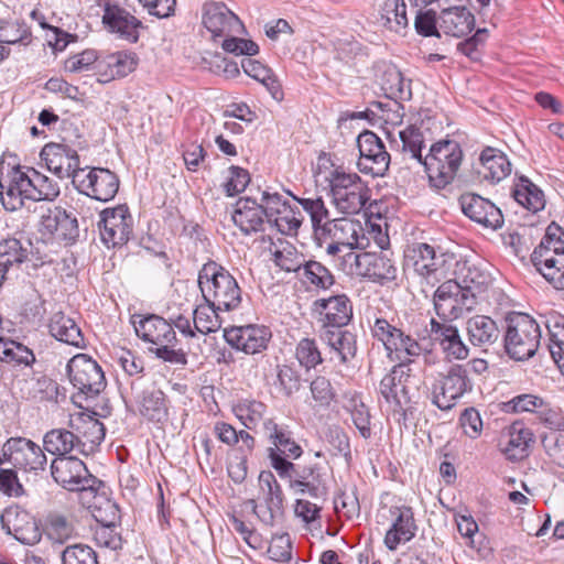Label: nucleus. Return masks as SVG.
<instances>
[{
	"label": "nucleus",
	"mask_w": 564,
	"mask_h": 564,
	"mask_svg": "<svg viewBox=\"0 0 564 564\" xmlns=\"http://www.w3.org/2000/svg\"><path fill=\"white\" fill-rule=\"evenodd\" d=\"M358 230H361L360 225L348 218L326 220L319 231L316 229V239L323 242L334 240L348 253L358 247Z\"/></svg>",
	"instance_id": "31"
},
{
	"label": "nucleus",
	"mask_w": 564,
	"mask_h": 564,
	"mask_svg": "<svg viewBox=\"0 0 564 564\" xmlns=\"http://www.w3.org/2000/svg\"><path fill=\"white\" fill-rule=\"evenodd\" d=\"M1 348L0 360L4 362L29 366L35 360L32 350L20 343L10 341Z\"/></svg>",
	"instance_id": "63"
},
{
	"label": "nucleus",
	"mask_w": 564,
	"mask_h": 564,
	"mask_svg": "<svg viewBox=\"0 0 564 564\" xmlns=\"http://www.w3.org/2000/svg\"><path fill=\"white\" fill-rule=\"evenodd\" d=\"M359 160L357 167L359 172L369 174L372 177L386 175L390 165V154L381 139L372 131L366 130L357 138Z\"/></svg>",
	"instance_id": "16"
},
{
	"label": "nucleus",
	"mask_w": 564,
	"mask_h": 564,
	"mask_svg": "<svg viewBox=\"0 0 564 564\" xmlns=\"http://www.w3.org/2000/svg\"><path fill=\"white\" fill-rule=\"evenodd\" d=\"M488 37L489 31L487 29H478L473 36L457 44V52L469 58L471 62H479Z\"/></svg>",
	"instance_id": "58"
},
{
	"label": "nucleus",
	"mask_w": 564,
	"mask_h": 564,
	"mask_svg": "<svg viewBox=\"0 0 564 564\" xmlns=\"http://www.w3.org/2000/svg\"><path fill=\"white\" fill-rule=\"evenodd\" d=\"M276 473L289 487L299 495H308L313 499L325 498L328 494L326 468L318 463L294 464L276 462Z\"/></svg>",
	"instance_id": "5"
},
{
	"label": "nucleus",
	"mask_w": 564,
	"mask_h": 564,
	"mask_svg": "<svg viewBox=\"0 0 564 564\" xmlns=\"http://www.w3.org/2000/svg\"><path fill=\"white\" fill-rule=\"evenodd\" d=\"M303 216L299 208L291 206L283 207L279 215L268 220V224L275 227L279 232L285 236H294L297 234L302 225Z\"/></svg>",
	"instance_id": "54"
},
{
	"label": "nucleus",
	"mask_w": 564,
	"mask_h": 564,
	"mask_svg": "<svg viewBox=\"0 0 564 564\" xmlns=\"http://www.w3.org/2000/svg\"><path fill=\"white\" fill-rule=\"evenodd\" d=\"M46 534L51 541L64 544L74 534L73 524L63 516H53L47 524Z\"/></svg>",
	"instance_id": "64"
},
{
	"label": "nucleus",
	"mask_w": 564,
	"mask_h": 564,
	"mask_svg": "<svg viewBox=\"0 0 564 564\" xmlns=\"http://www.w3.org/2000/svg\"><path fill=\"white\" fill-rule=\"evenodd\" d=\"M218 312H224L221 308H216L213 303H205L198 305L194 310V327L200 334H209L218 330L221 326V322L218 316Z\"/></svg>",
	"instance_id": "53"
},
{
	"label": "nucleus",
	"mask_w": 564,
	"mask_h": 564,
	"mask_svg": "<svg viewBox=\"0 0 564 564\" xmlns=\"http://www.w3.org/2000/svg\"><path fill=\"white\" fill-rule=\"evenodd\" d=\"M435 249L424 242H417L409 246L404 253V265L408 270H413L417 275L425 278L429 274L430 262L433 259Z\"/></svg>",
	"instance_id": "45"
},
{
	"label": "nucleus",
	"mask_w": 564,
	"mask_h": 564,
	"mask_svg": "<svg viewBox=\"0 0 564 564\" xmlns=\"http://www.w3.org/2000/svg\"><path fill=\"white\" fill-rule=\"evenodd\" d=\"M295 357L299 364L306 370L315 368L323 361L316 341L311 338H302L295 349Z\"/></svg>",
	"instance_id": "60"
},
{
	"label": "nucleus",
	"mask_w": 564,
	"mask_h": 564,
	"mask_svg": "<svg viewBox=\"0 0 564 564\" xmlns=\"http://www.w3.org/2000/svg\"><path fill=\"white\" fill-rule=\"evenodd\" d=\"M31 39L30 28L20 20H0V44H29Z\"/></svg>",
	"instance_id": "52"
},
{
	"label": "nucleus",
	"mask_w": 564,
	"mask_h": 564,
	"mask_svg": "<svg viewBox=\"0 0 564 564\" xmlns=\"http://www.w3.org/2000/svg\"><path fill=\"white\" fill-rule=\"evenodd\" d=\"M512 196L519 205L533 214L542 210L545 206L543 192L524 176H521L514 185Z\"/></svg>",
	"instance_id": "43"
},
{
	"label": "nucleus",
	"mask_w": 564,
	"mask_h": 564,
	"mask_svg": "<svg viewBox=\"0 0 564 564\" xmlns=\"http://www.w3.org/2000/svg\"><path fill=\"white\" fill-rule=\"evenodd\" d=\"M203 23L214 37L240 34L243 30L240 19L221 2L205 3Z\"/></svg>",
	"instance_id": "26"
},
{
	"label": "nucleus",
	"mask_w": 564,
	"mask_h": 564,
	"mask_svg": "<svg viewBox=\"0 0 564 564\" xmlns=\"http://www.w3.org/2000/svg\"><path fill=\"white\" fill-rule=\"evenodd\" d=\"M138 65V57L128 51L116 52L98 62L96 69L100 76L99 82L106 83L116 77H126Z\"/></svg>",
	"instance_id": "35"
},
{
	"label": "nucleus",
	"mask_w": 564,
	"mask_h": 564,
	"mask_svg": "<svg viewBox=\"0 0 564 564\" xmlns=\"http://www.w3.org/2000/svg\"><path fill=\"white\" fill-rule=\"evenodd\" d=\"M392 524L384 535L383 543L389 551H395L401 543L411 541L417 530L411 507L394 506L390 508Z\"/></svg>",
	"instance_id": "30"
},
{
	"label": "nucleus",
	"mask_w": 564,
	"mask_h": 564,
	"mask_svg": "<svg viewBox=\"0 0 564 564\" xmlns=\"http://www.w3.org/2000/svg\"><path fill=\"white\" fill-rule=\"evenodd\" d=\"M30 181L31 200H53L59 195L58 183L34 169L30 170Z\"/></svg>",
	"instance_id": "51"
},
{
	"label": "nucleus",
	"mask_w": 564,
	"mask_h": 564,
	"mask_svg": "<svg viewBox=\"0 0 564 564\" xmlns=\"http://www.w3.org/2000/svg\"><path fill=\"white\" fill-rule=\"evenodd\" d=\"M303 209L310 215L314 235L316 236V229H322L323 224L329 219L328 209L325 206L324 200L321 197L317 198H299L292 195Z\"/></svg>",
	"instance_id": "59"
},
{
	"label": "nucleus",
	"mask_w": 564,
	"mask_h": 564,
	"mask_svg": "<svg viewBox=\"0 0 564 564\" xmlns=\"http://www.w3.org/2000/svg\"><path fill=\"white\" fill-rule=\"evenodd\" d=\"M478 174L486 181L499 183L511 173V162L507 155L495 148L487 147L479 156Z\"/></svg>",
	"instance_id": "36"
},
{
	"label": "nucleus",
	"mask_w": 564,
	"mask_h": 564,
	"mask_svg": "<svg viewBox=\"0 0 564 564\" xmlns=\"http://www.w3.org/2000/svg\"><path fill=\"white\" fill-rule=\"evenodd\" d=\"M51 474L68 491L95 492L98 488L99 480L89 473L83 460L73 456L53 459Z\"/></svg>",
	"instance_id": "10"
},
{
	"label": "nucleus",
	"mask_w": 564,
	"mask_h": 564,
	"mask_svg": "<svg viewBox=\"0 0 564 564\" xmlns=\"http://www.w3.org/2000/svg\"><path fill=\"white\" fill-rule=\"evenodd\" d=\"M540 339V326L528 314L516 313L507 317L505 347L512 359L527 360L533 357Z\"/></svg>",
	"instance_id": "7"
},
{
	"label": "nucleus",
	"mask_w": 564,
	"mask_h": 564,
	"mask_svg": "<svg viewBox=\"0 0 564 564\" xmlns=\"http://www.w3.org/2000/svg\"><path fill=\"white\" fill-rule=\"evenodd\" d=\"M382 24L391 31L400 32L409 25L404 0H384L381 8Z\"/></svg>",
	"instance_id": "48"
},
{
	"label": "nucleus",
	"mask_w": 564,
	"mask_h": 564,
	"mask_svg": "<svg viewBox=\"0 0 564 564\" xmlns=\"http://www.w3.org/2000/svg\"><path fill=\"white\" fill-rule=\"evenodd\" d=\"M62 564H98L96 552L86 544L68 545L61 553Z\"/></svg>",
	"instance_id": "61"
},
{
	"label": "nucleus",
	"mask_w": 564,
	"mask_h": 564,
	"mask_svg": "<svg viewBox=\"0 0 564 564\" xmlns=\"http://www.w3.org/2000/svg\"><path fill=\"white\" fill-rule=\"evenodd\" d=\"M30 173L21 166H12L4 172L0 166V199L7 210L14 212L23 207L24 200H31Z\"/></svg>",
	"instance_id": "18"
},
{
	"label": "nucleus",
	"mask_w": 564,
	"mask_h": 564,
	"mask_svg": "<svg viewBox=\"0 0 564 564\" xmlns=\"http://www.w3.org/2000/svg\"><path fill=\"white\" fill-rule=\"evenodd\" d=\"M316 304L321 307L325 329L344 327L352 317V305L345 294L321 299Z\"/></svg>",
	"instance_id": "34"
},
{
	"label": "nucleus",
	"mask_w": 564,
	"mask_h": 564,
	"mask_svg": "<svg viewBox=\"0 0 564 564\" xmlns=\"http://www.w3.org/2000/svg\"><path fill=\"white\" fill-rule=\"evenodd\" d=\"M76 440L73 430L53 429L45 433L43 445L48 453L58 455V457H67L66 454L77 451Z\"/></svg>",
	"instance_id": "47"
},
{
	"label": "nucleus",
	"mask_w": 564,
	"mask_h": 564,
	"mask_svg": "<svg viewBox=\"0 0 564 564\" xmlns=\"http://www.w3.org/2000/svg\"><path fill=\"white\" fill-rule=\"evenodd\" d=\"M544 400L535 394L524 393L518 394L503 403V411L507 413L532 412L538 415L539 410L543 406Z\"/></svg>",
	"instance_id": "62"
},
{
	"label": "nucleus",
	"mask_w": 564,
	"mask_h": 564,
	"mask_svg": "<svg viewBox=\"0 0 564 564\" xmlns=\"http://www.w3.org/2000/svg\"><path fill=\"white\" fill-rule=\"evenodd\" d=\"M241 67L248 76L260 82L275 100H282L283 91L281 84L269 67L251 58L242 59Z\"/></svg>",
	"instance_id": "44"
},
{
	"label": "nucleus",
	"mask_w": 564,
	"mask_h": 564,
	"mask_svg": "<svg viewBox=\"0 0 564 564\" xmlns=\"http://www.w3.org/2000/svg\"><path fill=\"white\" fill-rule=\"evenodd\" d=\"M50 334L61 343L76 348L85 347V338L76 322L63 312L52 315L48 323Z\"/></svg>",
	"instance_id": "37"
},
{
	"label": "nucleus",
	"mask_w": 564,
	"mask_h": 564,
	"mask_svg": "<svg viewBox=\"0 0 564 564\" xmlns=\"http://www.w3.org/2000/svg\"><path fill=\"white\" fill-rule=\"evenodd\" d=\"M303 275L306 282L319 290H328L335 283V278L329 269L317 261L305 262Z\"/></svg>",
	"instance_id": "57"
},
{
	"label": "nucleus",
	"mask_w": 564,
	"mask_h": 564,
	"mask_svg": "<svg viewBox=\"0 0 564 564\" xmlns=\"http://www.w3.org/2000/svg\"><path fill=\"white\" fill-rule=\"evenodd\" d=\"M400 141L402 143V151L420 164L423 163L422 149L424 147V137L420 128L409 126L399 132Z\"/></svg>",
	"instance_id": "56"
},
{
	"label": "nucleus",
	"mask_w": 564,
	"mask_h": 564,
	"mask_svg": "<svg viewBox=\"0 0 564 564\" xmlns=\"http://www.w3.org/2000/svg\"><path fill=\"white\" fill-rule=\"evenodd\" d=\"M539 273L557 290H564V230L552 221L531 254Z\"/></svg>",
	"instance_id": "3"
},
{
	"label": "nucleus",
	"mask_w": 564,
	"mask_h": 564,
	"mask_svg": "<svg viewBox=\"0 0 564 564\" xmlns=\"http://www.w3.org/2000/svg\"><path fill=\"white\" fill-rule=\"evenodd\" d=\"M263 433L270 443L269 458L271 466L276 471V462H291L303 454L302 447L294 441L288 426L279 425L273 419L263 422Z\"/></svg>",
	"instance_id": "19"
},
{
	"label": "nucleus",
	"mask_w": 564,
	"mask_h": 564,
	"mask_svg": "<svg viewBox=\"0 0 564 564\" xmlns=\"http://www.w3.org/2000/svg\"><path fill=\"white\" fill-rule=\"evenodd\" d=\"M271 337L272 333L269 327L257 324L231 326L224 330L227 344L248 355L265 350Z\"/></svg>",
	"instance_id": "20"
},
{
	"label": "nucleus",
	"mask_w": 564,
	"mask_h": 564,
	"mask_svg": "<svg viewBox=\"0 0 564 564\" xmlns=\"http://www.w3.org/2000/svg\"><path fill=\"white\" fill-rule=\"evenodd\" d=\"M132 216L127 205L106 208L99 215L100 239L108 248L124 245L132 234Z\"/></svg>",
	"instance_id": "17"
},
{
	"label": "nucleus",
	"mask_w": 564,
	"mask_h": 564,
	"mask_svg": "<svg viewBox=\"0 0 564 564\" xmlns=\"http://www.w3.org/2000/svg\"><path fill=\"white\" fill-rule=\"evenodd\" d=\"M474 14L464 6L443 9L438 14V28L445 35L462 37L475 28Z\"/></svg>",
	"instance_id": "32"
},
{
	"label": "nucleus",
	"mask_w": 564,
	"mask_h": 564,
	"mask_svg": "<svg viewBox=\"0 0 564 564\" xmlns=\"http://www.w3.org/2000/svg\"><path fill=\"white\" fill-rule=\"evenodd\" d=\"M375 69L376 82L386 97L401 101L412 98L411 80L405 79L394 64L380 62L376 64Z\"/></svg>",
	"instance_id": "29"
},
{
	"label": "nucleus",
	"mask_w": 564,
	"mask_h": 564,
	"mask_svg": "<svg viewBox=\"0 0 564 564\" xmlns=\"http://www.w3.org/2000/svg\"><path fill=\"white\" fill-rule=\"evenodd\" d=\"M135 334L143 341L154 345L150 350L164 361L185 365L186 355L182 349H175L177 343L173 326L159 315H133L131 318Z\"/></svg>",
	"instance_id": "2"
},
{
	"label": "nucleus",
	"mask_w": 564,
	"mask_h": 564,
	"mask_svg": "<svg viewBox=\"0 0 564 564\" xmlns=\"http://www.w3.org/2000/svg\"><path fill=\"white\" fill-rule=\"evenodd\" d=\"M4 452L10 463L24 471L44 470L46 456L43 449L33 441L24 437H11L4 443Z\"/></svg>",
	"instance_id": "23"
},
{
	"label": "nucleus",
	"mask_w": 564,
	"mask_h": 564,
	"mask_svg": "<svg viewBox=\"0 0 564 564\" xmlns=\"http://www.w3.org/2000/svg\"><path fill=\"white\" fill-rule=\"evenodd\" d=\"M432 330L437 335L440 345L448 358L465 359L468 356V348L456 327L432 319Z\"/></svg>",
	"instance_id": "39"
},
{
	"label": "nucleus",
	"mask_w": 564,
	"mask_h": 564,
	"mask_svg": "<svg viewBox=\"0 0 564 564\" xmlns=\"http://www.w3.org/2000/svg\"><path fill=\"white\" fill-rule=\"evenodd\" d=\"M138 409L142 416L152 422H163L167 417L164 393L159 389H145L138 398Z\"/></svg>",
	"instance_id": "41"
},
{
	"label": "nucleus",
	"mask_w": 564,
	"mask_h": 564,
	"mask_svg": "<svg viewBox=\"0 0 564 564\" xmlns=\"http://www.w3.org/2000/svg\"><path fill=\"white\" fill-rule=\"evenodd\" d=\"M463 213L471 220L492 229L503 225L501 210L490 200L473 193L460 196L459 199Z\"/></svg>",
	"instance_id": "28"
},
{
	"label": "nucleus",
	"mask_w": 564,
	"mask_h": 564,
	"mask_svg": "<svg viewBox=\"0 0 564 564\" xmlns=\"http://www.w3.org/2000/svg\"><path fill=\"white\" fill-rule=\"evenodd\" d=\"M477 300L468 290L462 289L458 281L443 282L434 294V308L440 318L453 321L460 317L464 312L474 308Z\"/></svg>",
	"instance_id": "13"
},
{
	"label": "nucleus",
	"mask_w": 564,
	"mask_h": 564,
	"mask_svg": "<svg viewBox=\"0 0 564 564\" xmlns=\"http://www.w3.org/2000/svg\"><path fill=\"white\" fill-rule=\"evenodd\" d=\"M463 156L460 144L455 140L434 143L422 163L431 185L436 188H445L451 184L459 171Z\"/></svg>",
	"instance_id": "6"
},
{
	"label": "nucleus",
	"mask_w": 564,
	"mask_h": 564,
	"mask_svg": "<svg viewBox=\"0 0 564 564\" xmlns=\"http://www.w3.org/2000/svg\"><path fill=\"white\" fill-rule=\"evenodd\" d=\"M69 427L74 431L77 452L84 455L93 453L104 441L106 429L94 415L78 412L70 415Z\"/></svg>",
	"instance_id": "24"
},
{
	"label": "nucleus",
	"mask_w": 564,
	"mask_h": 564,
	"mask_svg": "<svg viewBox=\"0 0 564 564\" xmlns=\"http://www.w3.org/2000/svg\"><path fill=\"white\" fill-rule=\"evenodd\" d=\"M322 339L339 356L343 362L356 355V336L348 330H343L341 327L324 329Z\"/></svg>",
	"instance_id": "42"
},
{
	"label": "nucleus",
	"mask_w": 564,
	"mask_h": 564,
	"mask_svg": "<svg viewBox=\"0 0 564 564\" xmlns=\"http://www.w3.org/2000/svg\"><path fill=\"white\" fill-rule=\"evenodd\" d=\"M110 509L109 520L101 521V524L96 528L94 540L99 546L117 550L121 546V538L116 531V523L120 519L119 509L116 503L108 501Z\"/></svg>",
	"instance_id": "46"
},
{
	"label": "nucleus",
	"mask_w": 564,
	"mask_h": 564,
	"mask_svg": "<svg viewBox=\"0 0 564 564\" xmlns=\"http://www.w3.org/2000/svg\"><path fill=\"white\" fill-rule=\"evenodd\" d=\"M534 443L532 431L521 423H513L508 431V442L503 448L505 454L511 460H520L530 453Z\"/></svg>",
	"instance_id": "40"
},
{
	"label": "nucleus",
	"mask_w": 564,
	"mask_h": 564,
	"mask_svg": "<svg viewBox=\"0 0 564 564\" xmlns=\"http://www.w3.org/2000/svg\"><path fill=\"white\" fill-rule=\"evenodd\" d=\"M411 361H400L393 366L380 381L379 391L384 400L393 405L394 412L405 413V405L410 402L406 382L410 378Z\"/></svg>",
	"instance_id": "22"
},
{
	"label": "nucleus",
	"mask_w": 564,
	"mask_h": 564,
	"mask_svg": "<svg viewBox=\"0 0 564 564\" xmlns=\"http://www.w3.org/2000/svg\"><path fill=\"white\" fill-rule=\"evenodd\" d=\"M466 330L469 341L477 347L492 345L500 336L496 322L486 315L470 317L466 323Z\"/></svg>",
	"instance_id": "38"
},
{
	"label": "nucleus",
	"mask_w": 564,
	"mask_h": 564,
	"mask_svg": "<svg viewBox=\"0 0 564 564\" xmlns=\"http://www.w3.org/2000/svg\"><path fill=\"white\" fill-rule=\"evenodd\" d=\"M29 386L28 399L37 402L55 401L58 397V384L46 376L32 378L26 382Z\"/></svg>",
	"instance_id": "55"
},
{
	"label": "nucleus",
	"mask_w": 564,
	"mask_h": 564,
	"mask_svg": "<svg viewBox=\"0 0 564 564\" xmlns=\"http://www.w3.org/2000/svg\"><path fill=\"white\" fill-rule=\"evenodd\" d=\"M41 159L45 166L57 178H72L74 184V175L82 172L79 167V155L75 149L65 143H47L41 151Z\"/></svg>",
	"instance_id": "21"
},
{
	"label": "nucleus",
	"mask_w": 564,
	"mask_h": 564,
	"mask_svg": "<svg viewBox=\"0 0 564 564\" xmlns=\"http://www.w3.org/2000/svg\"><path fill=\"white\" fill-rule=\"evenodd\" d=\"M102 24L110 33L129 43H137L142 22L124 8L107 2L104 8Z\"/></svg>",
	"instance_id": "25"
},
{
	"label": "nucleus",
	"mask_w": 564,
	"mask_h": 564,
	"mask_svg": "<svg viewBox=\"0 0 564 564\" xmlns=\"http://www.w3.org/2000/svg\"><path fill=\"white\" fill-rule=\"evenodd\" d=\"M345 261L350 264L351 272L369 278L375 282L392 281L397 276V268L387 251L344 253Z\"/></svg>",
	"instance_id": "14"
},
{
	"label": "nucleus",
	"mask_w": 564,
	"mask_h": 564,
	"mask_svg": "<svg viewBox=\"0 0 564 564\" xmlns=\"http://www.w3.org/2000/svg\"><path fill=\"white\" fill-rule=\"evenodd\" d=\"M1 528L7 534L26 545H34L41 540V532L30 514L19 508H7L0 517Z\"/></svg>",
	"instance_id": "27"
},
{
	"label": "nucleus",
	"mask_w": 564,
	"mask_h": 564,
	"mask_svg": "<svg viewBox=\"0 0 564 564\" xmlns=\"http://www.w3.org/2000/svg\"><path fill=\"white\" fill-rule=\"evenodd\" d=\"M258 482L259 499L263 501V506L258 503L256 499H250L248 503L263 524L273 527L282 520L284 514L282 488L270 470H262L259 474Z\"/></svg>",
	"instance_id": "8"
},
{
	"label": "nucleus",
	"mask_w": 564,
	"mask_h": 564,
	"mask_svg": "<svg viewBox=\"0 0 564 564\" xmlns=\"http://www.w3.org/2000/svg\"><path fill=\"white\" fill-rule=\"evenodd\" d=\"M271 253L274 264L285 272H297L305 264L304 256L288 242H281Z\"/></svg>",
	"instance_id": "50"
},
{
	"label": "nucleus",
	"mask_w": 564,
	"mask_h": 564,
	"mask_svg": "<svg viewBox=\"0 0 564 564\" xmlns=\"http://www.w3.org/2000/svg\"><path fill=\"white\" fill-rule=\"evenodd\" d=\"M198 285L207 303L229 312L241 304V289L237 280L223 265L209 261L198 272Z\"/></svg>",
	"instance_id": "1"
},
{
	"label": "nucleus",
	"mask_w": 564,
	"mask_h": 564,
	"mask_svg": "<svg viewBox=\"0 0 564 564\" xmlns=\"http://www.w3.org/2000/svg\"><path fill=\"white\" fill-rule=\"evenodd\" d=\"M74 187L82 194L99 202L111 200L119 189L118 176L108 169L93 167L74 175Z\"/></svg>",
	"instance_id": "15"
},
{
	"label": "nucleus",
	"mask_w": 564,
	"mask_h": 564,
	"mask_svg": "<svg viewBox=\"0 0 564 564\" xmlns=\"http://www.w3.org/2000/svg\"><path fill=\"white\" fill-rule=\"evenodd\" d=\"M67 373L73 387L86 398H95L106 388L101 367L86 354H78L68 361Z\"/></svg>",
	"instance_id": "12"
},
{
	"label": "nucleus",
	"mask_w": 564,
	"mask_h": 564,
	"mask_svg": "<svg viewBox=\"0 0 564 564\" xmlns=\"http://www.w3.org/2000/svg\"><path fill=\"white\" fill-rule=\"evenodd\" d=\"M267 409L261 401L242 400L234 408V412L247 429L253 430L267 420L264 419Z\"/></svg>",
	"instance_id": "49"
},
{
	"label": "nucleus",
	"mask_w": 564,
	"mask_h": 564,
	"mask_svg": "<svg viewBox=\"0 0 564 564\" xmlns=\"http://www.w3.org/2000/svg\"><path fill=\"white\" fill-rule=\"evenodd\" d=\"M264 218L263 209L260 204L249 197L239 198L231 214L234 224L245 235L262 230Z\"/></svg>",
	"instance_id": "33"
},
{
	"label": "nucleus",
	"mask_w": 564,
	"mask_h": 564,
	"mask_svg": "<svg viewBox=\"0 0 564 564\" xmlns=\"http://www.w3.org/2000/svg\"><path fill=\"white\" fill-rule=\"evenodd\" d=\"M471 388L467 369L463 365H454L446 373H440L432 384V402L441 410H451Z\"/></svg>",
	"instance_id": "11"
},
{
	"label": "nucleus",
	"mask_w": 564,
	"mask_h": 564,
	"mask_svg": "<svg viewBox=\"0 0 564 564\" xmlns=\"http://www.w3.org/2000/svg\"><path fill=\"white\" fill-rule=\"evenodd\" d=\"M335 208L345 215L359 214L370 199V188L357 173H348L341 166L326 177Z\"/></svg>",
	"instance_id": "4"
},
{
	"label": "nucleus",
	"mask_w": 564,
	"mask_h": 564,
	"mask_svg": "<svg viewBox=\"0 0 564 564\" xmlns=\"http://www.w3.org/2000/svg\"><path fill=\"white\" fill-rule=\"evenodd\" d=\"M372 336L382 343L391 360L412 361L422 352L421 345L410 335L384 318H377L371 326Z\"/></svg>",
	"instance_id": "9"
}]
</instances>
